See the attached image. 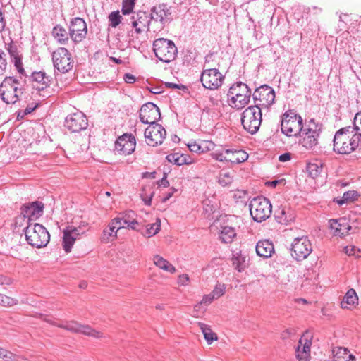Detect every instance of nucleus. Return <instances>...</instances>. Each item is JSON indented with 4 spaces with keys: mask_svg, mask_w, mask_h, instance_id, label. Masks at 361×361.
I'll return each mask as SVG.
<instances>
[{
    "mask_svg": "<svg viewBox=\"0 0 361 361\" xmlns=\"http://www.w3.org/2000/svg\"><path fill=\"white\" fill-rule=\"evenodd\" d=\"M54 66L61 73H66L73 68V59L69 51L59 47L52 53Z\"/></svg>",
    "mask_w": 361,
    "mask_h": 361,
    "instance_id": "f8f14e48",
    "label": "nucleus"
},
{
    "mask_svg": "<svg viewBox=\"0 0 361 361\" xmlns=\"http://www.w3.org/2000/svg\"><path fill=\"white\" fill-rule=\"evenodd\" d=\"M228 96L230 105L237 109H241L249 103L251 90L246 84L238 82L230 87Z\"/></svg>",
    "mask_w": 361,
    "mask_h": 361,
    "instance_id": "39448f33",
    "label": "nucleus"
},
{
    "mask_svg": "<svg viewBox=\"0 0 361 361\" xmlns=\"http://www.w3.org/2000/svg\"><path fill=\"white\" fill-rule=\"evenodd\" d=\"M16 303V300L0 293V305L5 307H11Z\"/></svg>",
    "mask_w": 361,
    "mask_h": 361,
    "instance_id": "8fccbe9b",
    "label": "nucleus"
},
{
    "mask_svg": "<svg viewBox=\"0 0 361 361\" xmlns=\"http://www.w3.org/2000/svg\"><path fill=\"white\" fill-rule=\"evenodd\" d=\"M150 21L149 15L142 11H139L131 17L130 24L135 30L128 31V37L129 44L134 48L140 49L142 42V39L138 36H135V34L140 35L149 31Z\"/></svg>",
    "mask_w": 361,
    "mask_h": 361,
    "instance_id": "f03ea898",
    "label": "nucleus"
},
{
    "mask_svg": "<svg viewBox=\"0 0 361 361\" xmlns=\"http://www.w3.org/2000/svg\"><path fill=\"white\" fill-rule=\"evenodd\" d=\"M358 196L357 192L355 190H350L345 192L341 200H337L336 202L339 205H342L345 202H352L357 199Z\"/></svg>",
    "mask_w": 361,
    "mask_h": 361,
    "instance_id": "79ce46f5",
    "label": "nucleus"
},
{
    "mask_svg": "<svg viewBox=\"0 0 361 361\" xmlns=\"http://www.w3.org/2000/svg\"><path fill=\"white\" fill-rule=\"evenodd\" d=\"M351 126L339 129L334 137V151L341 154H350L359 145L358 137L351 133Z\"/></svg>",
    "mask_w": 361,
    "mask_h": 361,
    "instance_id": "f257e3e1",
    "label": "nucleus"
},
{
    "mask_svg": "<svg viewBox=\"0 0 361 361\" xmlns=\"http://www.w3.org/2000/svg\"><path fill=\"white\" fill-rule=\"evenodd\" d=\"M153 261L154 264L159 269H161L171 274L176 272L175 267L172 265L169 261L164 259L162 257L159 255H155L153 258Z\"/></svg>",
    "mask_w": 361,
    "mask_h": 361,
    "instance_id": "72a5a7b5",
    "label": "nucleus"
},
{
    "mask_svg": "<svg viewBox=\"0 0 361 361\" xmlns=\"http://www.w3.org/2000/svg\"><path fill=\"white\" fill-rule=\"evenodd\" d=\"M109 20L112 27H116L121 22V16L118 11H113L109 15Z\"/></svg>",
    "mask_w": 361,
    "mask_h": 361,
    "instance_id": "a18cd8bd",
    "label": "nucleus"
},
{
    "mask_svg": "<svg viewBox=\"0 0 361 361\" xmlns=\"http://www.w3.org/2000/svg\"><path fill=\"white\" fill-rule=\"evenodd\" d=\"M118 227L114 221L111 220L108 226L103 230L102 240L103 242H108L111 238H116L117 231L120 229Z\"/></svg>",
    "mask_w": 361,
    "mask_h": 361,
    "instance_id": "2f4dec72",
    "label": "nucleus"
},
{
    "mask_svg": "<svg viewBox=\"0 0 361 361\" xmlns=\"http://www.w3.org/2000/svg\"><path fill=\"white\" fill-rule=\"evenodd\" d=\"M7 67L6 54L0 49V75H3Z\"/></svg>",
    "mask_w": 361,
    "mask_h": 361,
    "instance_id": "864d4df0",
    "label": "nucleus"
},
{
    "mask_svg": "<svg viewBox=\"0 0 361 361\" xmlns=\"http://www.w3.org/2000/svg\"><path fill=\"white\" fill-rule=\"evenodd\" d=\"M23 85L13 77H6L0 84V97L7 104H14L22 97Z\"/></svg>",
    "mask_w": 361,
    "mask_h": 361,
    "instance_id": "7ed1b4c3",
    "label": "nucleus"
},
{
    "mask_svg": "<svg viewBox=\"0 0 361 361\" xmlns=\"http://www.w3.org/2000/svg\"><path fill=\"white\" fill-rule=\"evenodd\" d=\"M358 297L354 289H350L345 295L341 305L343 308H347V305H354L357 304Z\"/></svg>",
    "mask_w": 361,
    "mask_h": 361,
    "instance_id": "c9c22d12",
    "label": "nucleus"
},
{
    "mask_svg": "<svg viewBox=\"0 0 361 361\" xmlns=\"http://www.w3.org/2000/svg\"><path fill=\"white\" fill-rule=\"evenodd\" d=\"M224 80V76L217 68H208L202 71L200 81L202 86L208 90H214L220 87Z\"/></svg>",
    "mask_w": 361,
    "mask_h": 361,
    "instance_id": "ddd939ff",
    "label": "nucleus"
},
{
    "mask_svg": "<svg viewBox=\"0 0 361 361\" xmlns=\"http://www.w3.org/2000/svg\"><path fill=\"white\" fill-rule=\"evenodd\" d=\"M252 97L255 106H258L261 109L264 107L268 108L274 103L275 92L271 87L264 85L256 89Z\"/></svg>",
    "mask_w": 361,
    "mask_h": 361,
    "instance_id": "2eb2a0df",
    "label": "nucleus"
},
{
    "mask_svg": "<svg viewBox=\"0 0 361 361\" xmlns=\"http://www.w3.org/2000/svg\"><path fill=\"white\" fill-rule=\"evenodd\" d=\"M43 320L54 326H56L73 333H80L94 338H101L103 336V334L102 332L92 329V327L88 325H81L74 321L67 322L65 324H58L50 319L47 316H44L43 317Z\"/></svg>",
    "mask_w": 361,
    "mask_h": 361,
    "instance_id": "9b49d317",
    "label": "nucleus"
},
{
    "mask_svg": "<svg viewBox=\"0 0 361 361\" xmlns=\"http://www.w3.org/2000/svg\"><path fill=\"white\" fill-rule=\"evenodd\" d=\"M312 244L306 236L296 238L291 245V256L297 261L306 259L312 252Z\"/></svg>",
    "mask_w": 361,
    "mask_h": 361,
    "instance_id": "4468645a",
    "label": "nucleus"
},
{
    "mask_svg": "<svg viewBox=\"0 0 361 361\" xmlns=\"http://www.w3.org/2000/svg\"><path fill=\"white\" fill-rule=\"evenodd\" d=\"M65 127L72 133H78L88 126L86 116L81 111L68 115L65 119Z\"/></svg>",
    "mask_w": 361,
    "mask_h": 361,
    "instance_id": "a211bd4d",
    "label": "nucleus"
},
{
    "mask_svg": "<svg viewBox=\"0 0 361 361\" xmlns=\"http://www.w3.org/2000/svg\"><path fill=\"white\" fill-rule=\"evenodd\" d=\"M233 266L238 271H242L245 267L246 258L240 253H236L232 257Z\"/></svg>",
    "mask_w": 361,
    "mask_h": 361,
    "instance_id": "4c0bfd02",
    "label": "nucleus"
},
{
    "mask_svg": "<svg viewBox=\"0 0 361 361\" xmlns=\"http://www.w3.org/2000/svg\"><path fill=\"white\" fill-rule=\"evenodd\" d=\"M80 235L78 228L68 226L63 230V247L66 252H70L75 240Z\"/></svg>",
    "mask_w": 361,
    "mask_h": 361,
    "instance_id": "b1692460",
    "label": "nucleus"
},
{
    "mask_svg": "<svg viewBox=\"0 0 361 361\" xmlns=\"http://www.w3.org/2000/svg\"><path fill=\"white\" fill-rule=\"evenodd\" d=\"M37 105L38 104H35V106H32V104L27 105V106L23 111V114L22 116L31 114L37 108Z\"/></svg>",
    "mask_w": 361,
    "mask_h": 361,
    "instance_id": "0e129e2a",
    "label": "nucleus"
},
{
    "mask_svg": "<svg viewBox=\"0 0 361 361\" xmlns=\"http://www.w3.org/2000/svg\"><path fill=\"white\" fill-rule=\"evenodd\" d=\"M161 118V113L159 107L152 102H148L142 106L140 109V120L142 123L157 124L156 122Z\"/></svg>",
    "mask_w": 361,
    "mask_h": 361,
    "instance_id": "6ab92c4d",
    "label": "nucleus"
},
{
    "mask_svg": "<svg viewBox=\"0 0 361 361\" xmlns=\"http://www.w3.org/2000/svg\"><path fill=\"white\" fill-rule=\"evenodd\" d=\"M225 291H226L225 285L221 284V283H218L216 285L213 291L211 293L213 295V296L216 299H217V298H220L221 296H222L225 293Z\"/></svg>",
    "mask_w": 361,
    "mask_h": 361,
    "instance_id": "603ef678",
    "label": "nucleus"
},
{
    "mask_svg": "<svg viewBox=\"0 0 361 361\" xmlns=\"http://www.w3.org/2000/svg\"><path fill=\"white\" fill-rule=\"evenodd\" d=\"M16 355L13 353L0 347V358L4 359L5 361L16 360Z\"/></svg>",
    "mask_w": 361,
    "mask_h": 361,
    "instance_id": "3c124183",
    "label": "nucleus"
},
{
    "mask_svg": "<svg viewBox=\"0 0 361 361\" xmlns=\"http://www.w3.org/2000/svg\"><path fill=\"white\" fill-rule=\"evenodd\" d=\"M160 228L161 220L159 219H157L154 223L146 226L145 231L143 232L142 233L144 236L147 238H150L156 235L159 231Z\"/></svg>",
    "mask_w": 361,
    "mask_h": 361,
    "instance_id": "e433bc0d",
    "label": "nucleus"
},
{
    "mask_svg": "<svg viewBox=\"0 0 361 361\" xmlns=\"http://www.w3.org/2000/svg\"><path fill=\"white\" fill-rule=\"evenodd\" d=\"M166 135V130L161 125L158 123L149 126L145 131V137L147 144L153 147L161 145Z\"/></svg>",
    "mask_w": 361,
    "mask_h": 361,
    "instance_id": "dca6fc26",
    "label": "nucleus"
},
{
    "mask_svg": "<svg viewBox=\"0 0 361 361\" xmlns=\"http://www.w3.org/2000/svg\"><path fill=\"white\" fill-rule=\"evenodd\" d=\"M334 359L330 361H355V357L350 351L342 347H337L333 350Z\"/></svg>",
    "mask_w": 361,
    "mask_h": 361,
    "instance_id": "c756f323",
    "label": "nucleus"
},
{
    "mask_svg": "<svg viewBox=\"0 0 361 361\" xmlns=\"http://www.w3.org/2000/svg\"><path fill=\"white\" fill-rule=\"evenodd\" d=\"M135 137L131 134H123L115 142V149L121 154H130L135 151Z\"/></svg>",
    "mask_w": 361,
    "mask_h": 361,
    "instance_id": "aec40b11",
    "label": "nucleus"
},
{
    "mask_svg": "<svg viewBox=\"0 0 361 361\" xmlns=\"http://www.w3.org/2000/svg\"><path fill=\"white\" fill-rule=\"evenodd\" d=\"M176 191V190L174 188L169 189V191L164 194V196L162 198V202H166L167 200H169Z\"/></svg>",
    "mask_w": 361,
    "mask_h": 361,
    "instance_id": "e2e57ef3",
    "label": "nucleus"
},
{
    "mask_svg": "<svg viewBox=\"0 0 361 361\" xmlns=\"http://www.w3.org/2000/svg\"><path fill=\"white\" fill-rule=\"evenodd\" d=\"M124 81L128 84H133L135 82V77L130 73H126L123 76Z\"/></svg>",
    "mask_w": 361,
    "mask_h": 361,
    "instance_id": "052dcab7",
    "label": "nucleus"
},
{
    "mask_svg": "<svg viewBox=\"0 0 361 361\" xmlns=\"http://www.w3.org/2000/svg\"><path fill=\"white\" fill-rule=\"evenodd\" d=\"M44 204L41 202L35 201L32 203L23 204L21 207V214L28 221L36 219L42 214Z\"/></svg>",
    "mask_w": 361,
    "mask_h": 361,
    "instance_id": "4be33fe9",
    "label": "nucleus"
},
{
    "mask_svg": "<svg viewBox=\"0 0 361 361\" xmlns=\"http://www.w3.org/2000/svg\"><path fill=\"white\" fill-rule=\"evenodd\" d=\"M242 125L245 130L251 134L257 133L262 122V111L258 106L247 107L243 113Z\"/></svg>",
    "mask_w": 361,
    "mask_h": 361,
    "instance_id": "1a4fd4ad",
    "label": "nucleus"
},
{
    "mask_svg": "<svg viewBox=\"0 0 361 361\" xmlns=\"http://www.w3.org/2000/svg\"><path fill=\"white\" fill-rule=\"evenodd\" d=\"M153 51L157 59L167 63L173 61L178 53L174 42L165 38H159L154 41Z\"/></svg>",
    "mask_w": 361,
    "mask_h": 361,
    "instance_id": "423d86ee",
    "label": "nucleus"
},
{
    "mask_svg": "<svg viewBox=\"0 0 361 361\" xmlns=\"http://www.w3.org/2000/svg\"><path fill=\"white\" fill-rule=\"evenodd\" d=\"M118 226V228H130L137 230L138 222L135 219V214L133 211H128L120 214L117 217L112 219Z\"/></svg>",
    "mask_w": 361,
    "mask_h": 361,
    "instance_id": "412c9836",
    "label": "nucleus"
},
{
    "mask_svg": "<svg viewBox=\"0 0 361 361\" xmlns=\"http://www.w3.org/2000/svg\"><path fill=\"white\" fill-rule=\"evenodd\" d=\"M32 79L33 87L39 91L49 86V77L43 71L34 72L32 74Z\"/></svg>",
    "mask_w": 361,
    "mask_h": 361,
    "instance_id": "bb28decb",
    "label": "nucleus"
},
{
    "mask_svg": "<svg viewBox=\"0 0 361 361\" xmlns=\"http://www.w3.org/2000/svg\"><path fill=\"white\" fill-rule=\"evenodd\" d=\"M11 61L13 62L15 67L16 68L18 72L22 75L24 74V68L23 67V63L21 61L20 56H18L13 59Z\"/></svg>",
    "mask_w": 361,
    "mask_h": 361,
    "instance_id": "6e6d98bb",
    "label": "nucleus"
},
{
    "mask_svg": "<svg viewBox=\"0 0 361 361\" xmlns=\"http://www.w3.org/2000/svg\"><path fill=\"white\" fill-rule=\"evenodd\" d=\"M257 255L263 258L271 257L274 252L273 243L268 240H259L255 247Z\"/></svg>",
    "mask_w": 361,
    "mask_h": 361,
    "instance_id": "cd10ccee",
    "label": "nucleus"
},
{
    "mask_svg": "<svg viewBox=\"0 0 361 361\" xmlns=\"http://www.w3.org/2000/svg\"><path fill=\"white\" fill-rule=\"evenodd\" d=\"M189 149L192 152L202 153L204 152V147L202 145L196 142H190L188 144Z\"/></svg>",
    "mask_w": 361,
    "mask_h": 361,
    "instance_id": "5fc2aeb1",
    "label": "nucleus"
},
{
    "mask_svg": "<svg viewBox=\"0 0 361 361\" xmlns=\"http://www.w3.org/2000/svg\"><path fill=\"white\" fill-rule=\"evenodd\" d=\"M351 133L361 140V111L355 114L353 120V126H351Z\"/></svg>",
    "mask_w": 361,
    "mask_h": 361,
    "instance_id": "58836bf2",
    "label": "nucleus"
},
{
    "mask_svg": "<svg viewBox=\"0 0 361 361\" xmlns=\"http://www.w3.org/2000/svg\"><path fill=\"white\" fill-rule=\"evenodd\" d=\"M165 86L169 88H171V89H180V90L186 89L185 86H184L183 85H178V84H176L173 82H165Z\"/></svg>",
    "mask_w": 361,
    "mask_h": 361,
    "instance_id": "680f3d73",
    "label": "nucleus"
},
{
    "mask_svg": "<svg viewBox=\"0 0 361 361\" xmlns=\"http://www.w3.org/2000/svg\"><path fill=\"white\" fill-rule=\"evenodd\" d=\"M171 12L167 5L162 4L157 5L151 9L149 17L151 20L164 23L169 18Z\"/></svg>",
    "mask_w": 361,
    "mask_h": 361,
    "instance_id": "393cba45",
    "label": "nucleus"
},
{
    "mask_svg": "<svg viewBox=\"0 0 361 361\" xmlns=\"http://www.w3.org/2000/svg\"><path fill=\"white\" fill-rule=\"evenodd\" d=\"M312 342L306 335H303L298 341L295 350L296 357L299 361H309Z\"/></svg>",
    "mask_w": 361,
    "mask_h": 361,
    "instance_id": "5701e85b",
    "label": "nucleus"
},
{
    "mask_svg": "<svg viewBox=\"0 0 361 361\" xmlns=\"http://www.w3.org/2000/svg\"><path fill=\"white\" fill-rule=\"evenodd\" d=\"M228 161L232 164H240L248 159V154L243 150L227 149Z\"/></svg>",
    "mask_w": 361,
    "mask_h": 361,
    "instance_id": "c85d7f7f",
    "label": "nucleus"
},
{
    "mask_svg": "<svg viewBox=\"0 0 361 361\" xmlns=\"http://www.w3.org/2000/svg\"><path fill=\"white\" fill-rule=\"evenodd\" d=\"M11 283V279L3 275H0V285H9Z\"/></svg>",
    "mask_w": 361,
    "mask_h": 361,
    "instance_id": "338daca9",
    "label": "nucleus"
},
{
    "mask_svg": "<svg viewBox=\"0 0 361 361\" xmlns=\"http://www.w3.org/2000/svg\"><path fill=\"white\" fill-rule=\"evenodd\" d=\"M190 278L188 274H181L178 276V283L180 286H186L189 284Z\"/></svg>",
    "mask_w": 361,
    "mask_h": 361,
    "instance_id": "bf43d9fd",
    "label": "nucleus"
},
{
    "mask_svg": "<svg viewBox=\"0 0 361 361\" xmlns=\"http://www.w3.org/2000/svg\"><path fill=\"white\" fill-rule=\"evenodd\" d=\"M214 299H216L212 293H209L208 295H205L202 300L197 304L194 309L195 311H197L202 305L207 306L209 304H210Z\"/></svg>",
    "mask_w": 361,
    "mask_h": 361,
    "instance_id": "09e8293b",
    "label": "nucleus"
},
{
    "mask_svg": "<svg viewBox=\"0 0 361 361\" xmlns=\"http://www.w3.org/2000/svg\"><path fill=\"white\" fill-rule=\"evenodd\" d=\"M329 226L333 231L334 235L340 237L345 236L348 234L351 226L345 219H331L329 221Z\"/></svg>",
    "mask_w": 361,
    "mask_h": 361,
    "instance_id": "a878e982",
    "label": "nucleus"
},
{
    "mask_svg": "<svg viewBox=\"0 0 361 361\" xmlns=\"http://www.w3.org/2000/svg\"><path fill=\"white\" fill-rule=\"evenodd\" d=\"M87 27L85 21L79 17L73 18L70 22V38L75 44L82 42L87 36Z\"/></svg>",
    "mask_w": 361,
    "mask_h": 361,
    "instance_id": "f3484780",
    "label": "nucleus"
},
{
    "mask_svg": "<svg viewBox=\"0 0 361 361\" xmlns=\"http://www.w3.org/2000/svg\"><path fill=\"white\" fill-rule=\"evenodd\" d=\"M135 5V0H123L121 12L123 15H128L133 12Z\"/></svg>",
    "mask_w": 361,
    "mask_h": 361,
    "instance_id": "c03bdc74",
    "label": "nucleus"
},
{
    "mask_svg": "<svg viewBox=\"0 0 361 361\" xmlns=\"http://www.w3.org/2000/svg\"><path fill=\"white\" fill-rule=\"evenodd\" d=\"M307 171L312 178H315L322 172V165L315 163H310L307 166Z\"/></svg>",
    "mask_w": 361,
    "mask_h": 361,
    "instance_id": "a19ab883",
    "label": "nucleus"
},
{
    "mask_svg": "<svg viewBox=\"0 0 361 361\" xmlns=\"http://www.w3.org/2000/svg\"><path fill=\"white\" fill-rule=\"evenodd\" d=\"M24 233L27 243L36 248L47 246L50 240V235L47 228L37 223L29 224L24 228Z\"/></svg>",
    "mask_w": 361,
    "mask_h": 361,
    "instance_id": "20e7f679",
    "label": "nucleus"
},
{
    "mask_svg": "<svg viewBox=\"0 0 361 361\" xmlns=\"http://www.w3.org/2000/svg\"><path fill=\"white\" fill-rule=\"evenodd\" d=\"M322 130V126L317 123L314 119H310L305 126H302L299 136L301 137L300 142L306 149H312L318 143Z\"/></svg>",
    "mask_w": 361,
    "mask_h": 361,
    "instance_id": "0eeeda50",
    "label": "nucleus"
},
{
    "mask_svg": "<svg viewBox=\"0 0 361 361\" xmlns=\"http://www.w3.org/2000/svg\"><path fill=\"white\" fill-rule=\"evenodd\" d=\"M52 35L55 39L61 44H66L69 40V32L61 25L54 26L52 30Z\"/></svg>",
    "mask_w": 361,
    "mask_h": 361,
    "instance_id": "7c9ffc66",
    "label": "nucleus"
},
{
    "mask_svg": "<svg viewBox=\"0 0 361 361\" xmlns=\"http://www.w3.org/2000/svg\"><path fill=\"white\" fill-rule=\"evenodd\" d=\"M280 183L284 184V180L283 179L274 180L269 181V182L267 183V184L268 185H270V186H271L273 188H275L278 184H280Z\"/></svg>",
    "mask_w": 361,
    "mask_h": 361,
    "instance_id": "774afa93",
    "label": "nucleus"
},
{
    "mask_svg": "<svg viewBox=\"0 0 361 361\" xmlns=\"http://www.w3.org/2000/svg\"><path fill=\"white\" fill-rule=\"evenodd\" d=\"M302 118L293 110L286 111L282 116L281 128L283 134L288 137L298 136L301 132Z\"/></svg>",
    "mask_w": 361,
    "mask_h": 361,
    "instance_id": "6e6552de",
    "label": "nucleus"
},
{
    "mask_svg": "<svg viewBox=\"0 0 361 361\" xmlns=\"http://www.w3.org/2000/svg\"><path fill=\"white\" fill-rule=\"evenodd\" d=\"M235 236V230L231 226H223L219 233V238L224 243H231Z\"/></svg>",
    "mask_w": 361,
    "mask_h": 361,
    "instance_id": "473e14b6",
    "label": "nucleus"
},
{
    "mask_svg": "<svg viewBox=\"0 0 361 361\" xmlns=\"http://www.w3.org/2000/svg\"><path fill=\"white\" fill-rule=\"evenodd\" d=\"M169 162L173 163L178 166L187 164L186 157L183 154L178 153L171 154L166 157Z\"/></svg>",
    "mask_w": 361,
    "mask_h": 361,
    "instance_id": "ea45409f",
    "label": "nucleus"
},
{
    "mask_svg": "<svg viewBox=\"0 0 361 361\" xmlns=\"http://www.w3.org/2000/svg\"><path fill=\"white\" fill-rule=\"evenodd\" d=\"M249 207L252 219L257 222L266 220L271 214V204L265 197H258L252 199Z\"/></svg>",
    "mask_w": 361,
    "mask_h": 361,
    "instance_id": "9d476101",
    "label": "nucleus"
},
{
    "mask_svg": "<svg viewBox=\"0 0 361 361\" xmlns=\"http://www.w3.org/2000/svg\"><path fill=\"white\" fill-rule=\"evenodd\" d=\"M291 158V154L288 152L281 154L279 157V160L281 162L289 161Z\"/></svg>",
    "mask_w": 361,
    "mask_h": 361,
    "instance_id": "69168bd1",
    "label": "nucleus"
},
{
    "mask_svg": "<svg viewBox=\"0 0 361 361\" xmlns=\"http://www.w3.org/2000/svg\"><path fill=\"white\" fill-rule=\"evenodd\" d=\"M197 325L201 329L204 338L208 344H211L213 341L218 339L217 335L213 332L210 326L202 322H198Z\"/></svg>",
    "mask_w": 361,
    "mask_h": 361,
    "instance_id": "f704fd0d",
    "label": "nucleus"
},
{
    "mask_svg": "<svg viewBox=\"0 0 361 361\" xmlns=\"http://www.w3.org/2000/svg\"><path fill=\"white\" fill-rule=\"evenodd\" d=\"M275 218L277 221L282 224H287L291 219L286 214L285 208H279L275 212Z\"/></svg>",
    "mask_w": 361,
    "mask_h": 361,
    "instance_id": "37998d69",
    "label": "nucleus"
},
{
    "mask_svg": "<svg viewBox=\"0 0 361 361\" xmlns=\"http://www.w3.org/2000/svg\"><path fill=\"white\" fill-rule=\"evenodd\" d=\"M344 251L349 256H355V257L359 256L358 253L360 252V250L358 248H357L355 246H353V245L346 246L344 248Z\"/></svg>",
    "mask_w": 361,
    "mask_h": 361,
    "instance_id": "4d7b16f0",
    "label": "nucleus"
},
{
    "mask_svg": "<svg viewBox=\"0 0 361 361\" xmlns=\"http://www.w3.org/2000/svg\"><path fill=\"white\" fill-rule=\"evenodd\" d=\"M8 51L10 54L11 59L20 56L18 54V48L16 45L11 44H8Z\"/></svg>",
    "mask_w": 361,
    "mask_h": 361,
    "instance_id": "13d9d810",
    "label": "nucleus"
},
{
    "mask_svg": "<svg viewBox=\"0 0 361 361\" xmlns=\"http://www.w3.org/2000/svg\"><path fill=\"white\" fill-rule=\"evenodd\" d=\"M212 157L219 161H228L227 149H224L221 151L215 150L212 153Z\"/></svg>",
    "mask_w": 361,
    "mask_h": 361,
    "instance_id": "de8ad7c7",
    "label": "nucleus"
},
{
    "mask_svg": "<svg viewBox=\"0 0 361 361\" xmlns=\"http://www.w3.org/2000/svg\"><path fill=\"white\" fill-rule=\"evenodd\" d=\"M233 181V176L231 172L226 171L220 173L219 183L222 186H226L230 185Z\"/></svg>",
    "mask_w": 361,
    "mask_h": 361,
    "instance_id": "49530a36",
    "label": "nucleus"
}]
</instances>
